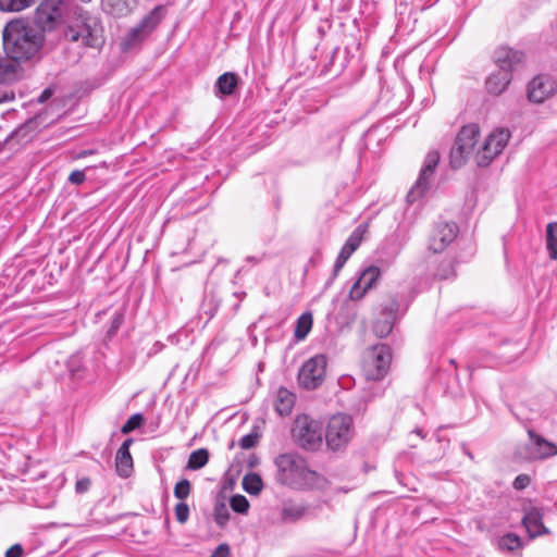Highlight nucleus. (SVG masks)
<instances>
[{"label": "nucleus", "mask_w": 557, "mask_h": 557, "mask_svg": "<svg viewBox=\"0 0 557 557\" xmlns=\"http://www.w3.org/2000/svg\"><path fill=\"white\" fill-rule=\"evenodd\" d=\"M480 127L475 123L465 125L456 139L450 152V164L459 169L466 161L473 157L478 166L490 165L508 145L511 134L508 128L498 127L493 129L484 140L479 144Z\"/></svg>", "instance_id": "1"}, {"label": "nucleus", "mask_w": 557, "mask_h": 557, "mask_svg": "<svg viewBox=\"0 0 557 557\" xmlns=\"http://www.w3.org/2000/svg\"><path fill=\"white\" fill-rule=\"evenodd\" d=\"M276 481L294 490H325L330 482L322 474L312 470L308 462L296 454H282L274 460Z\"/></svg>", "instance_id": "2"}, {"label": "nucleus", "mask_w": 557, "mask_h": 557, "mask_svg": "<svg viewBox=\"0 0 557 557\" xmlns=\"http://www.w3.org/2000/svg\"><path fill=\"white\" fill-rule=\"evenodd\" d=\"M2 37L4 51L14 61L32 59L44 44V35L22 17L8 22L2 30Z\"/></svg>", "instance_id": "3"}, {"label": "nucleus", "mask_w": 557, "mask_h": 557, "mask_svg": "<svg viewBox=\"0 0 557 557\" xmlns=\"http://www.w3.org/2000/svg\"><path fill=\"white\" fill-rule=\"evenodd\" d=\"M392 361L389 348L384 345H375L366 350L362 359V374L368 381H380L388 372Z\"/></svg>", "instance_id": "4"}, {"label": "nucleus", "mask_w": 557, "mask_h": 557, "mask_svg": "<svg viewBox=\"0 0 557 557\" xmlns=\"http://www.w3.org/2000/svg\"><path fill=\"white\" fill-rule=\"evenodd\" d=\"M164 17V7L157 5L133 27L122 40L123 51H128L145 41Z\"/></svg>", "instance_id": "5"}, {"label": "nucleus", "mask_w": 557, "mask_h": 557, "mask_svg": "<svg viewBox=\"0 0 557 557\" xmlns=\"http://www.w3.org/2000/svg\"><path fill=\"white\" fill-rule=\"evenodd\" d=\"M292 432L295 442L307 450H317L322 445L321 425L307 414L296 418Z\"/></svg>", "instance_id": "6"}, {"label": "nucleus", "mask_w": 557, "mask_h": 557, "mask_svg": "<svg viewBox=\"0 0 557 557\" xmlns=\"http://www.w3.org/2000/svg\"><path fill=\"white\" fill-rule=\"evenodd\" d=\"M64 0H41L34 13V22L41 32H52L64 21Z\"/></svg>", "instance_id": "7"}, {"label": "nucleus", "mask_w": 557, "mask_h": 557, "mask_svg": "<svg viewBox=\"0 0 557 557\" xmlns=\"http://www.w3.org/2000/svg\"><path fill=\"white\" fill-rule=\"evenodd\" d=\"M352 419L347 414H334L326 424L325 441L332 450L344 448L352 438Z\"/></svg>", "instance_id": "8"}, {"label": "nucleus", "mask_w": 557, "mask_h": 557, "mask_svg": "<svg viewBox=\"0 0 557 557\" xmlns=\"http://www.w3.org/2000/svg\"><path fill=\"white\" fill-rule=\"evenodd\" d=\"M529 441L517 449V456L525 461L543 460L557 456V445L533 430H528Z\"/></svg>", "instance_id": "9"}, {"label": "nucleus", "mask_w": 557, "mask_h": 557, "mask_svg": "<svg viewBox=\"0 0 557 557\" xmlns=\"http://www.w3.org/2000/svg\"><path fill=\"white\" fill-rule=\"evenodd\" d=\"M326 358L315 355L307 360L298 372V382L306 389H315L325 377Z\"/></svg>", "instance_id": "10"}, {"label": "nucleus", "mask_w": 557, "mask_h": 557, "mask_svg": "<svg viewBox=\"0 0 557 557\" xmlns=\"http://www.w3.org/2000/svg\"><path fill=\"white\" fill-rule=\"evenodd\" d=\"M557 94V81L548 74L533 77L527 86V97L532 103H543Z\"/></svg>", "instance_id": "11"}, {"label": "nucleus", "mask_w": 557, "mask_h": 557, "mask_svg": "<svg viewBox=\"0 0 557 557\" xmlns=\"http://www.w3.org/2000/svg\"><path fill=\"white\" fill-rule=\"evenodd\" d=\"M440 153L435 150L430 151L424 160L423 166L420 171L419 177L408 194V200L414 201L422 197L429 189L431 177L434 174L435 168L440 162Z\"/></svg>", "instance_id": "12"}, {"label": "nucleus", "mask_w": 557, "mask_h": 557, "mask_svg": "<svg viewBox=\"0 0 557 557\" xmlns=\"http://www.w3.org/2000/svg\"><path fill=\"white\" fill-rule=\"evenodd\" d=\"M65 37L73 41H82L87 47H99L102 44L101 28L96 22H83L77 28L69 26Z\"/></svg>", "instance_id": "13"}, {"label": "nucleus", "mask_w": 557, "mask_h": 557, "mask_svg": "<svg viewBox=\"0 0 557 557\" xmlns=\"http://www.w3.org/2000/svg\"><path fill=\"white\" fill-rule=\"evenodd\" d=\"M458 226L453 222L437 223L429 238V249L434 253L444 251L457 237Z\"/></svg>", "instance_id": "14"}, {"label": "nucleus", "mask_w": 557, "mask_h": 557, "mask_svg": "<svg viewBox=\"0 0 557 557\" xmlns=\"http://www.w3.org/2000/svg\"><path fill=\"white\" fill-rule=\"evenodd\" d=\"M381 276V271L377 267L371 265L362 271L359 278L354 283L349 290V298L351 300H360L368 290L373 288Z\"/></svg>", "instance_id": "15"}, {"label": "nucleus", "mask_w": 557, "mask_h": 557, "mask_svg": "<svg viewBox=\"0 0 557 557\" xmlns=\"http://www.w3.org/2000/svg\"><path fill=\"white\" fill-rule=\"evenodd\" d=\"M522 524L531 539L548 533V529L543 524V513L539 508L529 509L522 519Z\"/></svg>", "instance_id": "16"}, {"label": "nucleus", "mask_w": 557, "mask_h": 557, "mask_svg": "<svg viewBox=\"0 0 557 557\" xmlns=\"http://www.w3.org/2000/svg\"><path fill=\"white\" fill-rule=\"evenodd\" d=\"M307 505L289 500L283 504L281 519L286 523L297 522L307 515Z\"/></svg>", "instance_id": "17"}, {"label": "nucleus", "mask_w": 557, "mask_h": 557, "mask_svg": "<svg viewBox=\"0 0 557 557\" xmlns=\"http://www.w3.org/2000/svg\"><path fill=\"white\" fill-rule=\"evenodd\" d=\"M522 60V52L509 48H503L497 51L496 62L502 71L509 73V71L512 70L517 64L521 63Z\"/></svg>", "instance_id": "18"}, {"label": "nucleus", "mask_w": 557, "mask_h": 557, "mask_svg": "<svg viewBox=\"0 0 557 557\" xmlns=\"http://www.w3.org/2000/svg\"><path fill=\"white\" fill-rule=\"evenodd\" d=\"M510 79L511 76L508 72L499 70L487 77L486 89L490 94L498 96L507 89Z\"/></svg>", "instance_id": "19"}, {"label": "nucleus", "mask_w": 557, "mask_h": 557, "mask_svg": "<svg viewBox=\"0 0 557 557\" xmlns=\"http://www.w3.org/2000/svg\"><path fill=\"white\" fill-rule=\"evenodd\" d=\"M295 395L285 387H280L275 394L274 407L280 416H288L295 405Z\"/></svg>", "instance_id": "20"}, {"label": "nucleus", "mask_w": 557, "mask_h": 557, "mask_svg": "<svg viewBox=\"0 0 557 557\" xmlns=\"http://www.w3.org/2000/svg\"><path fill=\"white\" fill-rule=\"evenodd\" d=\"M115 468L120 476L128 478L133 471V458L128 450L119 448L115 456Z\"/></svg>", "instance_id": "21"}, {"label": "nucleus", "mask_w": 557, "mask_h": 557, "mask_svg": "<svg viewBox=\"0 0 557 557\" xmlns=\"http://www.w3.org/2000/svg\"><path fill=\"white\" fill-rule=\"evenodd\" d=\"M133 0H103V7L107 12L114 16H123L133 9Z\"/></svg>", "instance_id": "22"}, {"label": "nucleus", "mask_w": 557, "mask_h": 557, "mask_svg": "<svg viewBox=\"0 0 557 557\" xmlns=\"http://www.w3.org/2000/svg\"><path fill=\"white\" fill-rule=\"evenodd\" d=\"M497 547L503 553H516L522 549L521 539L515 533H507L499 537Z\"/></svg>", "instance_id": "23"}, {"label": "nucleus", "mask_w": 557, "mask_h": 557, "mask_svg": "<svg viewBox=\"0 0 557 557\" xmlns=\"http://www.w3.org/2000/svg\"><path fill=\"white\" fill-rule=\"evenodd\" d=\"M215 85L219 94L228 96L234 91L237 85V76L231 72L224 73L218 78Z\"/></svg>", "instance_id": "24"}, {"label": "nucleus", "mask_w": 557, "mask_h": 557, "mask_svg": "<svg viewBox=\"0 0 557 557\" xmlns=\"http://www.w3.org/2000/svg\"><path fill=\"white\" fill-rule=\"evenodd\" d=\"M393 308L385 313V318L383 320H376L373 324V332L377 337L384 338L386 337L393 330Z\"/></svg>", "instance_id": "25"}, {"label": "nucleus", "mask_w": 557, "mask_h": 557, "mask_svg": "<svg viewBox=\"0 0 557 557\" xmlns=\"http://www.w3.org/2000/svg\"><path fill=\"white\" fill-rule=\"evenodd\" d=\"M546 249L550 259L557 260V222H550L546 226Z\"/></svg>", "instance_id": "26"}, {"label": "nucleus", "mask_w": 557, "mask_h": 557, "mask_svg": "<svg viewBox=\"0 0 557 557\" xmlns=\"http://www.w3.org/2000/svg\"><path fill=\"white\" fill-rule=\"evenodd\" d=\"M243 487L250 495H259L263 488V482L259 474L248 473L243 478Z\"/></svg>", "instance_id": "27"}, {"label": "nucleus", "mask_w": 557, "mask_h": 557, "mask_svg": "<svg viewBox=\"0 0 557 557\" xmlns=\"http://www.w3.org/2000/svg\"><path fill=\"white\" fill-rule=\"evenodd\" d=\"M209 460V451L206 448H199L189 455L186 468L198 470L203 468Z\"/></svg>", "instance_id": "28"}, {"label": "nucleus", "mask_w": 557, "mask_h": 557, "mask_svg": "<svg viewBox=\"0 0 557 557\" xmlns=\"http://www.w3.org/2000/svg\"><path fill=\"white\" fill-rule=\"evenodd\" d=\"M36 0H0V11L3 12H21L29 7Z\"/></svg>", "instance_id": "29"}, {"label": "nucleus", "mask_w": 557, "mask_h": 557, "mask_svg": "<svg viewBox=\"0 0 557 557\" xmlns=\"http://www.w3.org/2000/svg\"><path fill=\"white\" fill-rule=\"evenodd\" d=\"M311 326H312L311 313H302L297 320V324H296V329H295V337L297 339H304L310 332Z\"/></svg>", "instance_id": "30"}, {"label": "nucleus", "mask_w": 557, "mask_h": 557, "mask_svg": "<svg viewBox=\"0 0 557 557\" xmlns=\"http://www.w3.org/2000/svg\"><path fill=\"white\" fill-rule=\"evenodd\" d=\"M366 233V226L359 225L348 237L345 243V247L350 251L355 252V250L360 246L362 242L363 234Z\"/></svg>", "instance_id": "31"}, {"label": "nucleus", "mask_w": 557, "mask_h": 557, "mask_svg": "<svg viewBox=\"0 0 557 557\" xmlns=\"http://www.w3.org/2000/svg\"><path fill=\"white\" fill-rule=\"evenodd\" d=\"M16 76V65L10 61L0 62V81L10 82Z\"/></svg>", "instance_id": "32"}, {"label": "nucleus", "mask_w": 557, "mask_h": 557, "mask_svg": "<svg viewBox=\"0 0 557 557\" xmlns=\"http://www.w3.org/2000/svg\"><path fill=\"white\" fill-rule=\"evenodd\" d=\"M231 508L238 513H246L249 509V502L244 495H234L230 500Z\"/></svg>", "instance_id": "33"}, {"label": "nucleus", "mask_w": 557, "mask_h": 557, "mask_svg": "<svg viewBox=\"0 0 557 557\" xmlns=\"http://www.w3.org/2000/svg\"><path fill=\"white\" fill-rule=\"evenodd\" d=\"M190 494V482L187 479L181 480L175 484L174 495L178 499H186Z\"/></svg>", "instance_id": "34"}, {"label": "nucleus", "mask_w": 557, "mask_h": 557, "mask_svg": "<svg viewBox=\"0 0 557 557\" xmlns=\"http://www.w3.org/2000/svg\"><path fill=\"white\" fill-rule=\"evenodd\" d=\"M143 416L140 413H135L133 416H131L127 421L123 424L122 429H121V432L123 434H127L132 431H134L135 429L139 428L141 422H143Z\"/></svg>", "instance_id": "35"}, {"label": "nucleus", "mask_w": 557, "mask_h": 557, "mask_svg": "<svg viewBox=\"0 0 557 557\" xmlns=\"http://www.w3.org/2000/svg\"><path fill=\"white\" fill-rule=\"evenodd\" d=\"M352 253H354L352 251H350L348 248L343 246V248L341 249L338 257L335 261V264H334V270H333L334 276H337V274L339 273V271L342 270V268L344 267V264L346 263V261L349 259V257Z\"/></svg>", "instance_id": "36"}, {"label": "nucleus", "mask_w": 557, "mask_h": 557, "mask_svg": "<svg viewBox=\"0 0 557 557\" xmlns=\"http://www.w3.org/2000/svg\"><path fill=\"white\" fill-rule=\"evenodd\" d=\"M228 518L230 513L225 505H216L214 509V521L216 522V524L220 527H224L227 523Z\"/></svg>", "instance_id": "37"}, {"label": "nucleus", "mask_w": 557, "mask_h": 557, "mask_svg": "<svg viewBox=\"0 0 557 557\" xmlns=\"http://www.w3.org/2000/svg\"><path fill=\"white\" fill-rule=\"evenodd\" d=\"M175 517L180 523H185L189 517V507L185 503H178L175 506Z\"/></svg>", "instance_id": "38"}, {"label": "nucleus", "mask_w": 557, "mask_h": 557, "mask_svg": "<svg viewBox=\"0 0 557 557\" xmlns=\"http://www.w3.org/2000/svg\"><path fill=\"white\" fill-rule=\"evenodd\" d=\"M257 443H258V435L250 433V434H247L244 437H242L239 445L244 449H249V448H252L253 446H256Z\"/></svg>", "instance_id": "39"}, {"label": "nucleus", "mask_w": 557, "mask_h": 557, "mask_svg": "<svg viewBox=\"0 0 557 557\" xmlns=\"http://www.w3.org/2000/svg\"><path fill=\"white\" fill-rule=\"evenodd\" d=\"M531 482L528 474H519L513 481V487L518 491L524 490Z\"/></svg>", "instance_id": "40"}, {"label": "nucleus", "mask_w": 557, "mask_h": 557, "mask_svg": "<svg viewBox=\"0 0 557 557\" xmlns=\"http://www.w3.org/2000/svg\"><path fill=\"white\" fill-rule=\"evenodd\" d=\"M85 180H86L85 173L79 170L73 171L69 176V182L72 184H75V185H79V184L84 183Z\"/></svg>", "instance_id": "41"}, {"label": "nucleus", "mask_w": 557, "mask_h": 557, "mask_svg": "<svg viewBox=\"0 0 557 557\" xmlns=\"http://www.w3.org/2000/svg\"><path fill=\"white\" fill-rule=\"evenodd\" d=\"M90 480L88 478H82L76 481L75 491L79 494L87 492L90 487Z\"/></svg>", "instance_id": "42"}, {"label": "nucleus", "mask_w": 557, "mask_h": 557, "mask_svg": "<svg viewBox=\"0 0 557 557\" xmlns=\"http://www.w3.org/2000/svg\"><path fill=\"white\" fill-rule=\"evenodd\" d=\"M230 547L227 544H220L210 557H228Z\"/></svg>", "instance_id": "43"}, {"label": "nucleus", "mask_w": 557, "mask_h": 557, "mask_svg": "<svg viewBox=\"0 0 557 557\" xmlns=\"http://www.w3.org/2000/svg\"><path fill=\"white\" fill-rule=\"evenodd\" d=\"M23 548L20 544H14L5 552V557H22Z\"/></svg>", "instance_id": "44"}, {"label": "nucleus", "mask_w": 557, "mask_h": 557, "mask_svg": "<svg viewBox=\"0 0 557 557\" xmlns=\"http://www.w3.org/2000/svg\"><path fill=\"white\" fill-rule=\"evenodd\" d=\"M122 322H123V315L121 313H116L112 320V325H111L110 332L116 331L120 327V325L122 324Z\"/></svg>", "instance_id": "45"}, {"label": "nucleus", "mask_w": 557, "mask_h": 557, "mask_svg": "<svg viewBox=\"0 0 557 557\" xmlns=\"http://www.w3.org/2000/svg\"><path fill=\"white\" fill-rule=\"evenodd\" d=\"M52 94H53V92H52V89H50V88L45 89V90L40 94V96L38 97V102H39V103H44V102H46V101H47V100L52 96Z\"/></svg>", "instance_id": "46"}, {"label": "nucleus", "mask_w": 557, "mask_h": 557, "mask_svg": "<svg viewBox=\"0 0 557 557\" xmlns=\"http://www.w3.org/2000/svg\"><path fill=\"white\" fill-rule=\"evenodd\" d=\"M133 444V440L132 438H127L123 442V444L121 445L120 448H125L126 447V450L129 451V447L131 445Z\"/></svg>", "instance_id": "47"}, {"label": "nucleus", "mask_w": 557, "mask_h": 557, "mask_svg": "<svg viewBox=\"0 0 557 557\" xmlns=\"http://www.w3.org/2000/svg\"><path fill=\"white\" fill-rule=\"evenodd\" d=\"M91 153H92V150H83V151H81V152L78 153V156H77V157H78V158H84V157H86V156H88V154H91Z\"/></svg>", "instance_id": "48"}, {"label": "nucleus", "mask_w": 557, "mask_h": 557, "mask_svg": "<svg viewBox=\"0 0 557 557\" xmlns=\"http://www.w3.org/2000/svg\"><path fill=\"white\" fill-rule=\"evenodd\" d=\"M12 98L13 97H10L9 95L5 94L2 97H0V103L10 101Z\"/></svg>", "instance_id": "49"}]
</instances>
